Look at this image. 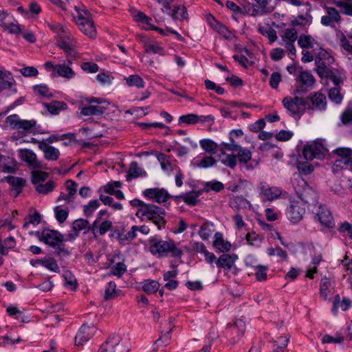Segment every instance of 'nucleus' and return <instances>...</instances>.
Segmentation results:
<instances>
[{
    "instance_id": "nucleus-61",
    "label": "nucleus",
    "mask_w": 352,
    "mask_h": 352,
    "mask_svg": "<svg viewBox=\"0 0 352 352\" xmlns=\"http://www.w3.org/2000/svg\"><path fill=\"white\" fill-rule=\"evenodd\" d=\"M267 252L270 256L277 255L278 256L282 258L284 260H286L287 258V252L279 247H277L276 248H268Z\"/></svg>"
},
{
    "instance_id": "nucleus-60",
    "label": "nucleus",
    "mask_w": 352,
    "mask_h": 352,
    "mask_svg": "<svg viewBox=\"0 0 352 352\" xmlns=\"http://www.w3.org/2000/svg\"><path fill=\"white\" fill-rule=\"evenodd\" d=\"M267 267L264 265H257L256 267L255 275L258 280L262 281L267 278Z\"/></svg>"
},
{
    "instance_id": "nucleus-54",
    "label": "nucleus",
    "mask_w": 352,
    "mask_h": 352,
    "mask_svg": "<svg viewBox=\"0 0 352 352\" xmlns=\"http://www.w3.org/2000/svg\"><path fill=\"white\" fill-rule=\"evenodd\" d=\"M179 122L188 124H195L198 122V116L194 113L184 115L179 117Z\"/></svg>"
},
{
    "instance_id": "nucleus-49",
    "label": "nucleus",
    "mask_w": 352,
    "mask_h": 352,
    "mask_svg": "<svg viewBox=\"0 0 352 352\" xmlns=\"http://www.w3.org/2000/svg\"><path fill=\"white\" fill-rule=\"evenodd\" d=\"M111 269V272L113 274L120 276L126 272V266L120 260L118 261L116 265H113Z\"/></svg>"
},
{
    "instance_id": "nucleus-43",
    "label": "nucleus",
    "mask_w": 352,
    "mask_h": 352,
    "mask_svg": "<svg viewBox=\"0 0 352 352\" xmlns=\"http://www.w3.org/2000/svg\"><path fill=\"white\" fill-rule=\"evenodd\" d=\"M16 83L14 78L11 75V78H5L0 81V91L5 89H11L12 92L16 93V89L12 88V86Z\"/></svg>"
},
{
    "instance_id": "nucleus-47",
    "label": "nucleus",
    "mask_w": 352,
    "mask_h": 352,
    "mask_svg": "<svg viewBox=\"0 0 352 352\" xmlns=\"http://www.w3.org/2000/svg\"><path fill=\"white\" fill-rule=\"evenodd\" d=\"M298 38L297 30L294 28H287L285 30L283 41L286 42L294 43Z\"/></svg>"
},
{
    "instance_id": "nucleus-62",
    "label": "nucleus",
    "mask_w": 352,
    "mask_h": 352,
    "mask_svg": "<svg viewBox=\"0 0 352 352\" xmlns=\"http://www.w3.org/2000/svg\"><path fill=\"white\" fill-rule=\"evenodd\" d=\"M206 191H208L210 190H214L215 192H219L221 190L223 189L224 186L223 183L220 182H207L205 185Z\"/></svg>"
},
{
    "instance_id": "nucleus-37",
    "label": "nucleus",
    "mask_w": 352,
    "mask_h": 352,
    "mask_svg": "<svg viewBox=\"0 0 352 352\" xmlns=\"http://www.w3.org/2000/svg\"><path fill=\"white\" fill-rule=\"evenodd\" d=\"M100 204L98 199L90 201L87 205L83 206V212L85 216L90 217L93 214L94 212L98 208Z\"/></svg>"
},
{
    "instance_id": "nucleus-38",
    "label": "nucleus",
    "mask_w": 352,
    "mask_h": 352,
    "mask_svg": "<svg viewBox=\"0 0 352 352\" xmlns=\"http://www.w3.org/2000/svg\"><path fill=\"white\" fill-rule=\"evenodd\" d=\"M289 338L287 336H280L274 344V352H283L288 344Z\"/></svg>"
},
{
    "instance_id": "nucleus-39",
    "label": "nucleus",
    "mask_w": 352,
    "mask_h": 352,
    "mask_svg": "<svg viewBox=\"0 0 352 352\" xmlns=\"http://www.w3.org/2000/svg\"><path fill=\"white\" fill-rule=\"evenodd\" d=\"M72 228L74 231L77 232L85 229L90 230V224L88 220L84 219H78L73 222Z\"/></svg>"
},
{
    "instance_id": "nucleus-29",
    "label": "nucleus",
    "mask_w": 352,
    "mask_h": 352,
    "mask_svg": "<svg viewBox=\"0 0 352 352\" xmlns=\"http://www.w3.org/2000/svg\"><path fill=\"white\" fill-rule=\"evenodd\" d=\"M56 72L58 76L69 79L73 78L75 76V73L72 69V68L65 65V64L56 65Z\"/></svg>"
},
{
    "instance_id": "nucleus-44",
    "label": "nucleus",
    "mask_w": 352,
    "mask_h": 352,
    "mask_svg": "<svg viewBox=\"0 0 352 352\" xmlns=\"http://www.w3.org/2000/svg\"><path fill=\"white\" fill-rule=\"evenodd\" d=\"M322 260V254H318L315 255L312 258V263L314 265V267L307 269L306 272V276L309 278H314V274L317 272V267Z\"/></svg>"
},
{
    "instance_id": "nucleus-12",
    "label": "nucleus",
    "mask_w": 352,
    "mask_h": 352,
    "mask_svg": "<svg viewBox=\"0 0 352 352\" xmlns=\"http://www.w3.org/2000/svg\"><path fill=\"white\" fill-rule=\"evenodd\" d=\"M326 150L319 142H312L305 146L302 154L305 160H312L314 158H321L324 155Z\"/></svg>"
},
{
    "instance_id": "nucleus-40",
    "label": "nucleus",
    "mask_w": 352,
    "mask_h": 352,
    "mask_svg": "<svg viewBox=\"0 0 352 352\" xmlns=\"http://www.w3.org/2000/svg\"><path fill=\"white\" fill-rule=\"evenodd\" d=\"M340 87H332L329 89L328 96L336 104H340L342 101V96L340 91Z\"/></svg>"
},
{
    "instance_id": "nucleus-59",
    "label": "nucleus",
    "mask_w": 352,
    "mask_h": 352,
    "mask_svg": "<svg viewBox=\"0 0 352 352\" xmlns=\"http://www.w3.org/2000/svg\"><path fill=\"white\" fill-rule=\"evenodd\" d=\"M241 146L238 144L235 141L233 140L232 141H230V143H221L220 151L223 153V150L226 149L229 151L232 152H237L239 149H240Z\"/></svg>"
},
{
    "instance_id": "nucleus-56",
    "label": "nucleus",
    "mask_w": 352,
    "mask_h": 352,
    "mask_svg": "<svg viewBox=\"0 0 352 352\" xmlns=\"http://www.w3.org/2000/svg\"><path fill=\"white\" fill-rule=\"evenodd\" d=\"M14 162L12 159L4 155V159L0 162V168H2L3 171L11 172L14 168Z\"/></svg>"
},
{
    "instance_id": "nucleus-27",
    "label": "nucleus",
    "mask_w": 352,
    "mask_h": 352,
    "mask_svg": "<svg viewBox=\"0 0 352 352\" xmlns=\"http://www.w3.org/2000/svg\"><path fill=\"white\" fill-rule=\"evenodd\" d=\"M157 160L160 162L161 167L162 170L164 171H169L171 172L173 170V168H177V166L172 165L168 160V157L162 153H157L155 155Z\"/></svg>"
},
{
    "instance_id": "nucleus-31",
    "label": "nucleus",
    "mask_w": 352,
    "mask_h": 352,
    "mask_svg": "<svg viewBox=\"0 0 352 352\" xmlns=\"http://www.w3.org/2000/svg\"><path fill=\"white\" fill-rule=\"evenodd\" d=\"M146 173L143 171L136 162H132L128 171L127 179L129 178H136L140 176L145 175Z\"/></svg>"
},
{
    "instance_id": "nucleus-6",
    "label": "nucleus",
    "mask_w": 352,
    "mask_h": 352,
    "mask_svg": "<svg viewBox=\"0 0 352 352\" xmlns=\"http://www.w3.org/2000/svg\"><path fill=\"white\" fill-rule=\"evenodd\" d=\"M83 14L79 13L76 19V23L83 34L91 38H95L96 36V29L94 23L88 17L89 13L87 10H83Z\"/></svg>"
},
{
    "instance_id": "nucleus-15",
    "label": "nucleus",
    "mask_w": 352,
    "mask_h": 352,
    "mask_svg": "<svg viewBox=\"0 0 352 352\" xmlns=\"http://www.w3.org/2000/svg\"><path fill=\"white\" fill-rule=\"evenodd\" d=\"M325 10L326 14L321 17V24L334 28L341 20L340 13L336 8L331 7H326Z\"/></svg>"
},
{
    "instance_id": "nucleus-33",
    "label": "nucleus",
    "mask_w": 352,
    "mask_h": 352,
    "mask_svg": "<svg viewBox=\"0 0 352 352\" xmlns=\"http://www.w3.org/2000/svg\"><path fill=\"white\" fill-rule=\"evenodd\" d=\"M124 295L123 292L117 287H106L104 300H109Z\"/></svg>"
},
{
    "instance_id": "nucleus-8",
    "label": "nucleus",
    "mask_w": 352,
    "mask_h": 352,
    "mask_svg": "<svg viewBox=\"0 0 352 352\" xmlns=\"http://www.w3.org/2000/svg\"><path fill=\"white\" fill-rule=\"evenodd\" d=\"M58 37L57 45L63 50L67 55L74 56L76 54V41L69 30L66 28Z\"/></svg>"
},
{
    "instance_id": "nucleus-28",
    "label": "nucleus",
    "mask_w": 352,
    "mask_h": 352,
    "mask_svg": "<svg viewBox=\"0 0 352 352\" xmlns=\"http://www.w3.org/2000/svg\"><path fill=\"white\" fill-rule=\"evenodd\" d=\"M177 274L178 271L175 267H173L172 270L165 272L164 279L167 283L164 286H177L179 284V282L175 279Z\"/></svg>"
},
{
    "instance_id": "nucleus-45",
    "label": "nucleus",
    "mask_w": 352,
    "mask_h": 352,
    "mask_svg": "<svg viewBox=\"0 0 352 352\" xmlns=\"http://www.w3.org/2000/svg\"><path fill=\"white\" fill-rule=\"evenodd\" d=\"M170 16L175 19H185L187 17L186 9L184 6L175 7Z\"/></svg>"
},
{
    "instance_id": "nucleus-24",
    "label": "nucleus",
    "mask_w": 352,
    "mask_h": 352,
    "mask_svg": "<svg viewBox=\"0 0 352 352\" xmlns=\"http://www.w3.org/2000/svg\"><path fill=\"white\" fill-rule=\"evenodd\" d=\"M236 258V255L223 254L218 258L216 264L218 267L230 269Z\"/></svg>"
},
{
    "instance_id": "nucleus-58",
    "label": "nucleus",
    "mask_w": 352,
    "mask_h": 352,
    "mask_svg": "<svg viewBox=\"0 0 352 352\" xmlns=\"http://www.w3.org/2000/svg\"><path fill=\"white\" fill-rule=\"evenodd\" d=\"M310 18H311L310 16ZM311 22V19H308L307 17H305L302 15H299L297 17H296L294 20L292 21V25L294 26H301L304 27L307 25L310 24Z\"/></svg>"
},
{
    "instance_id": "nucleus-22",
    "label": "nucleus",
    "mask_w": 352,
    "mask_h": 352,
    "mask_svg": "<svg viewBox=\"0 0 352 352\" xmlns=\"http://www.w3.org/2000/svg\"><path fill=\"white\" fill-rule=\"evenodd\" d=\"M8 182L12 186V191L14 196L16 197L22 192L25 184V180L16 177L10 176L8 177Z\"/></svg>"
},
{
    "instance_id": "nucleus-48",
    "label": "nucleus",
    "mask_w": 352,
    "mask_h": 352,
    "mask_svg": "<svg viewBox=\"0 0 352 352\" xmlns=\"http://www.w3.org/2000/svg\"><path fill=\"white\" fill-rule=\"evenodd\" d=\"M314 39L310 35L302 34L298 39V44L302 48L312 47V43Z\"/></svg>"
},
{
    "instance_id": "nucleus-11",
    "label": "nucleus",
    "mask_w": 352,
    "mask_h": 352,
    "mask_svg": "<svg viewBox=\"0 0 352 352\" xmlns=\"http://www.w3.org/2000/svg\"><path fill=\"white\" fill-rule=\"evenodd\" d=\"M37 234L42 241L52 247H56L64 241V236L56 230L45 229L41 234L37 232Z\"/></svg>"
},
{
    "instance_id": "nucleus-5",
    "label": "nucleus",
    "mask_w": 352,
    "mask_h": 352,
    "mask_svg": "<svg viewBox=\"0 0 352 352\" xmlns=\"http://www.w3.org/2000/svg\"><path fill=\"white\" fill-rule=\"evenodd\" d=\"M6 123L9 124L12 129L19 131L23 135L30 132L32 129L36 127V121L34 120H21L16 114H12L6 118Z\"/></svg>"
},
{
    "instance_id": "nucleus-53",
    "label": "nucleus",
    "mask_w": 352,
    "mask_h": 352,
    "mask_svg": "<svg viewBox=\"0 0 352 352\" xmlns=\"http://www.w3.org/2000/svg\"><path fill=\"white\" fill-rule=\"evenodd\" d=\"M297 168L300 173L305 175L310 174L314 169V166L307 162H299L297 164Z\"/></svg>"
},
{
    "instance_id": "nucleus-4",
    "label": "nucleus",
    "mask_w": 352,
    "mask_h": 352,
    "mask_svg": "<svg viewBox=\"0 0 352 352\" xmlns=\"http://www.w3.org/2000/svg\"><path fill=\"white\" fill-rule=\"evenodd\" d=\"M296 192L300 200L307 206H315L318 203L316 191L309 186L307 182L299 177L298 184L295 187Z\"/></svg>"
},
{
    "instance_id": "nucleus-7",
    "label": "nucleus",
    "mask_w": 352,
    "mask_h": 352,
    "mask_svg": "<svg viewBox=\"0 0 352 352\" xmlns=\"http://www.w3.org/2000/svg\"><path fill=\"white\" fill-rule=\"evenodd\" d=\"M125 344H120V338L118 336L112 335L100 346L98 352H128L130 348L125 346Z\"/></svg>"
},
{
    "instance_id": "nucleus-19",
    "label": "nucleus",
    "mask_w": 352,
    "mask_h": 352,
    "mask_svg": "<svg viewBox=\"0 0 352 352\" xmlns=\"http://www.w3.org/2000/svg\"><path fill=\"white\" fill-rule=\"evenodd\" d=\"M260 195L264 200L272 201L281 195V191L276 187H270L266 183L259 184Z\"/></svg>"
},
{
    "instance_id": "nucleus-42",
    "label": "nucleus",
    "mask_w": 352,
    "mask_h": 352,
    "mask_svg": "<svg viewBox=\"0 0 352 352\" xmlns=\"http://www.w3.org/2000/svg\"><path fill=\"white\" fill-rule=\"evenodd\" d=\"M47 110L52 114L58 113V111L67 108V104L63 102L53 101L46 104Z\"/></svg>"
},
{
    "instance_id": "nucleus-3",
    "label": "nucleus",
    "mask_w": 352,
    "mask_h": 352,
    "mask_svg": "<svg viewBox=\"0 0 352 352\" xmlns=\"http://www.w3.org/2000/svg\"><path fill=\"white\" fill-rule=\"evenodd\" d=\"M166 214L165 210L152 204H146L143 205L140 209H138L135 216L141 221L149 220L155 224L159 229L162 226H164L166 221L164 215Z\"/></svg>"
},
{
    "instance_id": "nucleus-2",
    "label": "nucleus",
    "mask_w": 352,
    "mask_h": 352,
    "mask_svg": "<svg viewBox=\"0 0 352 352\" xmlns=\"http://www.w3.org/2000/svg\"><path fill=\"white\" fill-rule=\"evenodd\" d=\"M149 243L151 253L159 257H164L168 253H170L172 256L180 258L183 254L182 250L172 240L163 241L154 236L149 239Z\"/></svg>"
},
{
    "instance_id": "nucleus-20",
    "label": "nucleus",
    "mask_w": 352,
    "mask_h": 352,
    "mask_svg": "<svg viewBox=\"0 0 352 352\" xmlns=\"http://www.w3.org/2000/svg\"><path fill=\"white\" fill-rule=\"evenodd\" d=\"M94 328L82 325L75 337V345H82L94 336Z\"/></svg>"
},
{
    "instance_id": "nucleus-51",
    "label": "nucleus",
    "mask_w": 352,
    "mask_h": 352,
    "mask_svg": "<svg viewBox=\"0 0 352 352\" xmlns=\"http://www.w3.org/2000/svg\"><path fill=\"white\" fill-rule=\"evenodd\" d=\"M56 219L57 221L62 223L65 221L69 215V211L65 209H62L59 206L54 208Z\"/></svg>"
},
{
    "instance_id": "nucleus-14",
    "label": "nucleus",
    "mask_w": 352,
    "mask_h": 352,
    "mask_svg": "<svg viewBox=\"0 0 352 352\" xmlns=\"http://www.w3.org/2000/svg\"><path fill=\"white\" fill-rule=\"evenodd\" d=\"M305 213V208L301 207L298 201H292L287 211V217L293 223H298L302 219Z\"/></svg>"
},
{
    "instance_id": "nucleus-25",
    "label": "nucleus",
    "mask_w": 352,
    "mask_h": 352,
    "mask_svg": "<svg viewBox=\"0 0 352 352\" xmlns=\"http://www.w3.org/2000/svg\"><path fill=\"white\" fill-rule=\"evenodd\" d=\"M316 66V72L318 75L322 78H327L330 74H332L333 69H331L327 65L322 61L321 58H316L315 60Z\"/></svg>"
},
{
    "instance_id": "nucleus-63",
    "label": "nucleus",
    "mask_w": 352,
    "mask_h": 352,
    "mask_svg": "<svg viewBox=\"0 0 352 352\" xmlns=\"http://www.w3.org/2000/svg\"><path fill=\"white\" fill-rule=\"evenodd\" d=\"M221 162L224 165L230 168H234L236 165V155H226L225 157L221 160Z\"/></svg>"
},
{
    "instance_id": "nucleus-23",
    "label": "nucleus",
    "mask_w": 352,
    "mask_h": 352,
    "mask_svg": "<svg viewBox=\"0 0 352 352\" xmlns=\"http://www.w3.org/2000/svg\"><path fill=\"white\" fill-rule=\"evenodd\" d=\"M351 305V300L346 297H344L340 301V297L339 294H337L334 297L332 312L334 315L337 314L338 308L340 307L342 311H346Z\"/></svg>"
},
{
    "instance_id": "nucleus-30",
    "label": "nucleus",
    "mask_w": 352,
    "mask_h": 352,
    "mask_svg": "<svg viewBox=\"0 0 352 352\" xmlns=\"http://www.w3.org/2000/svg\"><path fill=\"white\" fill-rule=\"evenodd\" d=\"M213 223L205 222L200 228L199 234L203 240H208L213 232Z\"/></svg>"
},
{
    "instance_id": "nucleus-57",
    "label": "nucleus",
    "mask_w": 352,
    "mask_h": 352,
    "mask_svg": "<svg viewBox=\"0 0 352 352\" xmlns=\"http://www.w3.org/2000/svg\"><path fill=\"white\" fill-rule=\"evenodd\" d=\"M34 91L41 96L52 97V95L50 93L48 87L45 85H34Z\"/></svg>"
},
{
    "instance_id": "nucleus-50",
    "label": "nucleus",
    "mask_w": 352,
    "mask_h": 352,
    "mask_svg": "<svg viewBox=\"0 0 352 352\" xmlns=\"http://www.w3.org/2000/svg\"><path fill=\"white\" fill-rule=\"evenodd\" d=\"M199 143L201 148L207 152H213L217 148V144L209 139L201 140Z\"/></svg>"
},
{
    "instance_id": "nucleus-17",
    "label": "nucleus",
    "mask_w": 352,
    "mask_h": 352,
    "mask_svg": "<svg viewBox=\"0 0 352 352\" xmlns=\"http://www.w3.org/2000/svg\"><path fill=\"white\" fill-rule=\"evenodd\" d=\"M32 142L38 143V148L43 152L44 157L47 160L56 161L58 159L60 151L56 148L45 142H38L34 138H32Z\"/></svg>"
},
{
    "instance_id": "nucleus-41",
    "label": "nucleus",
    "mask_w": 352,
    "mask_h": 352,
    "mask_svg": "<svg viewBox=\"0 0 352 352\" xmlns=\"http://www.w3.org/2000/svg\"><path fill=\"white\" fill-rule=\"evenodd\" d=\"M56 184L52 181H49L46 184H39L36 187V190L41 194L46 195L52 191Z\"/></svg>"
},
{
    "instance_id": "nucleus-16",
    "label": "nucleus",
    "mask_w": 352,
    "mask_h": 352,
    "mask_svg": "<svg viewBox=\"0 0 352 352\" xmlns=\"http://www.w3.org/2000/svg\"><path fill=\"white\" fill-rule=\"evenodd\" d=\"M19 157L30 167L37 169L43 168L42 163L37 160L36 155L32 150L26 148L20 150Z\"/></svg>"
},
{
    "instance_id": "nucleus-35",
    "label": "nucleus",
    "mask_w": 352,
    "mask_h": 352,
    "mask_svg": "<svg viewBox=\"0 0 352 352\" xmlns=\"http://www.w3.org/2000/svg\"><path fill=\"white\" fill-rule=\"evenodd\" d=\"M236 155V159H238L239 162L246 164L252 158V152L250 150L243 148L241 146L240 149L237 151V154Z\"/></svg>"
},
{
    "instance_id": "nucleus-10",
    "label": "nucleus",
    "mask_w": 352,
    "mask_h": 352,
    "mask_svg": "<svg viewBox=\"0 0 352 352\" xmlns=\"http://www.w3.org/2000/svg\"><path fill=\"white\" fill-rule=\"evenodd\" d=\"M245 331V322L241 319H238L234 323L227 324L226 335L230 337V340L234 344L243 337Z\"/></svg>"
},
{
    "instance_id": "nucleus-21",
    "label": "nucleus",
    "mask_w": 352,
    "mask_h": 352,
    "mask_svg": "<svg viewBox=\"0 0 352 352\" xmlns=\"http://www.w3.org/2000/svg\"><path fill=\"white\" fill-rule=\"evenodd\" d=\"M210 18H210L208 20L214 30L227 40H231L233 38V34L224 25L217 21L213 16Z\"/></svg>"
},
{
    "instance_id": "nucleus-32",
    "label": "nucleus",
    "mask_w": 352,
    "mask_h": 352,
    "mask_svg": "<svg viewBox=\"0 0 352 352\" xmlns=\"http://www.w3.org/2000/svg\"><path fill=\"white\" fill-rule=\"evenodd\" d=\"M200 195L199 191H192L178 197L182 198L184 201L190 206H195L197 203V198Z\"/></svg>"
},
{
    "instance_id": "nucleus-52",
    "label": "nucleus",
    "mask_w": 352,
    "mask_h": 352,
    "mask_svg": "<svg viewBox=\"0 0 352 352\" xmlns=\"http://www.w3.org/2000/svg\"><path fill=\"white\" fill-rule=\"evenodd\" d=\"M326 79L331 81L335 85L334 87H340V85L343 82V78L342 75H340L336 70H333L332 74H330Z\"/></svg>"
},
{
    "instance_id": "nucleus-18",
    "label": "nucleus",
    "mask_w": 352,
    "mask_h": 352,
    "mask_svg": "<svg viewBox=\"0 0 352 352\" xmlns=\"http://www.w3.org/2000/svg\"><path fill=\"white\" fill-rule=\"evenodd\" d=\"M318 219L320 223L329 228H333L335 227V222L333 217L329 210L325 206H320L318 211L316 212Z\"/></svg>"
},
{
    "instance_id": "nucleus-1",
    "label": "nucleus",
    "mask_w": 352,
    "mask_h": 352,
    "mask_svg": "<svg viewBox=\"0 0 352 352\" xmlns=\"http://www.w3.org/2000/svg\"><path fill=\"white\" fill-rule=\"evenodd\" d=\"M283 104L289 114L294 118H300L306 110H325L327 99L324 94L315 92L309 97L303 98L295 96H287L283 99Z\"/></svg>"
},
{
    "instance_id": "nucleus-64",
    "label": "nucleus",
    "mask_w": 352,
    "mask_h": 352,
    "mask_svg": "<svg viewBox=\"0 0 352 352\" xmlns=\"http://www.w3.org/2000/svg\"><path fill=\"white\" fill-rule=\"evenodd\" d=\"M81 68L89 73H96L98 71L99 67L96 63L85 62L81 64Z\"/></svg>"
},
{
    "instance_id": "nucleus-26",
    "label": "nucleus",
    "mask_w": 352,
    "mask_h": 352,
    "mask_svg": "<svg viewBox=\"0 0 352 352\" xmlns=\"http://www.w3.org/2000/svg\"><path fill=\"white\" fill-rule=\"evenodd\" d=\"M340 122L338 124V126L342 125L351 126L352 125V102L344 109L343 112L340 116Z\"/></svg>"
},
{
    "instance_id": "nucleus-46",
    "label": "nucleus",
    "mask_w": 352,
    "mask_h": 352,
    "mask_svg": "<svg viewBox=\"0 0 352 352\" xmlns=\"http://www.w3.org/2000/svg\"><path fill=\"white\" fill-rule=\"evenodd\" d=\"M47 173L41 170H34L32 172V182L34 184H39L40 182L45 181L48 177Z\"/></svg>"
},
{
    "instance_id": "nucleus-55",
    "label": "nucleus",
    "mask_w": 352,
    "mask_h": 352,
    "mask_svg": "<svg viewBox=\"0 0 352 352\" xmlns=\"http://www.w3.org/2000/svg\"><path fill=\"white\" fill-rule=\"evenodd\" d=\"M168 324H169V330L168 331H165V330L162 331V333L163 335L157 340V342L158 343L162 342L164 346L167 345L169 343V341L170 340V333L171 332L172 329L173 328L171 321L168 322Z\"/></svg>"
},
{
    "instance_id": "nucleus-9",
    "label": "nucleus",
    "mask_w": 352,
    "mask_h": 352,
    "mask_svg": "<svg viewBox=\"0 0 352 352\" xmlns=\"http://www.w3.org/2000/svg\"><path fill=\"white\" fill-rule=\"evenodd\" d=\"M315 81V78L311 74L306 71L300 72L296 78L297 85L294 94L307 93L309 89L312 88Z\"/></svg>"
},
{
    "instance_id": "nucleus-34",
    "label": "nucleus",
    "mask_w": 352,
    "mask_h": 352,
    "mask_svg": "<svg viewBox=\"0 0 352 352\" xmlns=\"http://www.w3.org/2000/svg\"><path fill=\"white\" fill-rule=\"evenodd\" d=\"M126 84L130 87H136L138 89L144 87V82L143 79L138 75H131L125 78Z\"/></svg>"
},
{
    "instance_id": "nucleus-36",
    "label": "nucleus",
    "mask_w": 352,
    "mask_h": 352,
    "mask_svg": "<svg viewBox=\"0 0 352 352\" xmlns=\"http://www.w3.org/2000/svg\"><path fill=\"white\" fill-rule=\"evenodd\" d=\"M246 12L252 16L257 15H265L270 13L272 10H264L259 7L256 8L254 5L248 4V7L245 8Z\"/></svg>"
},
{
    "instance_id": "nucleus-13",
    "label": "nucleus",
    "mask_w": 352,
    "mask_h": 352,
    "mask_svg": "<svg viewBox=\"0 0 352 352\" xmlns=\"http://www.w3.org/2000/svg\"><path fill=\"white\" fill-rule=\"evenodd\" d=\"M89 105L81 108L80 113L83 116H99L104 113V108L102 106L94 105V103L100 104L102 102L101 98H91L86 100Z\"/></svg>"
}]
</instances>
